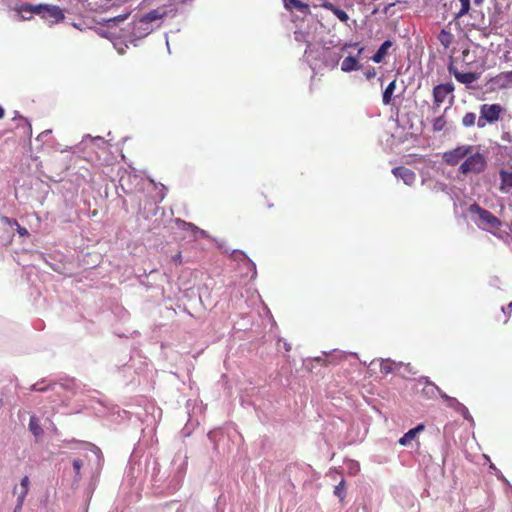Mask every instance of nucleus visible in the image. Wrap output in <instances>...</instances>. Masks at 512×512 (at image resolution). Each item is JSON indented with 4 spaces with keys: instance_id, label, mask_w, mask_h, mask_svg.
<instances>
[{
    "instance_id": "f257e3e1",
    "label": "nucleus",
    "mask_w": 512,
    "mask_h": 512,
    "mask_svg": "<svg viewBox=\"0 0 512 512\" xmlns=\"http://www.w3.org/2000/svg\"><path fill=\"white\" fill-rule=\"evenodd\" d=\"M486 166L487 160L484 154L478 151L473 153L472 151L471 154L466 157L465 161L461 163L459 172L464 175L480 174L486 169Z\"/></svg>"
},
{
    "instance_id": "f03ea898",
    "label": "nucleus",
    "mask_w": 512,
    "mask_h": 512,
    "mask_svg": "<svg viewBox=\"0 0 512 512\" xmlns=\"http://www.w3.org/2000/svg\"><path fill=\"white\" fill-rule=\"evenodd\" d=\"M504 108L500 104H483L480 106V116L477 120V126L484 128L487 123H494L500 119Z\"/></svg>"
},
{
    "instance_id": "7ed1b4c3",
    "label": "nucleus",
    "mask_w": 512,
    "mask_h": 512,
    "mask_svg": "<svg viewBox=\"0 0 512 512\" xmlns=\"http://www.w3.org/2000/svg\"><path fill=\"white\" fill-rule=\"evenodd\" d=\"M470 212L475 213L479 217L478 226L486 230H498L501 227V221L490 211L481 208L477 204L470 206Z\"/></svg>"
},
{
    "instance_id": "20e7f679",
    "label": "nucleus",
    "mask_w": 512,
    "mask_h": 512,
    "mask_svg": "<svg viewBox=\"0 0 512 512\" xmlns=\"http://www.w3.org/2000/svg\"><path fill=\"white\" fill-rule=\"evenodd\" d=\"M453 91L454 85L452 83L436 85L433 88V109H439L448 96H450V103H452L454 99Z\"/></svg>"
},
{
    "instance_id": "39448f33",
    "label": "nucleus",
    "mask_w": 512,
    "mask_h": 512,
    "mask_svg": "<svg viewBox=\"0 0 512 512\" xmlns=\"http://www.w3.org/2000/svg\"><path fill=\"white\" fill-rule=\"evenodd\" d=\"M472 151L473 146L471 145L458 146L455 149L445 152L443 154V160L446 164L454 166L471 154Z\"/></svg>"
},
{
    "instance_id": "423d86ee",
    "label": "nucleus",
    "mask_w": 512,
    "mask_h": 512,
    "mask_svg": "<svg viewBox=\"0 0 512 512\" xmlns=\"http://www.w3.org/2000/svg\"><path fill=\"white\" fill-rule=\"evenodd\" d=\"M448 70L451 74L454 75L456 80L462 84H471L473 82H476L479 78L478 74L474 72H459L452 64L448 66Z\"/></svg>"
},
{
    "instance_id": "0eeeda50",
    "label": "nucleus",
    "mask_w": 512,
    "mask_h": 512,
    "mask_svg": "<svg viewBox=\"0 0 512 512\" xmlns=\"http://www.w3.org/2000/svg\"><path fill=\"white\" fill-rule=\"evenodd\" d=\"M491 83L500 90L512 88V71L498 74L491 79Z\"/></svg>"
},
{
    "instance_id": "6e6552de",
    "label": "nucleus",
    "mask_w": 512,
    "mask_h": 512,
    "mask_svg": "<svg viewBox=\"0 0 512 512\" xmlns=\"http://www.w3.org/2000/svg\"><path fill=\"white\" fill-rule=\"evenodd\" d=\"M392 173L397 178H401L404 181V183L409 186L412 185L416 180L415 172L404 166L395 167L392 170Z\"/></svg>"
},
{
    "instance_id": "1a4fd4ad",
    "label": "nucleus",
    "mask_w": 512,
    "mask_h": 512,
    "mask_svg": "<svg viewBox=\"0 0 512 512\" xmlns=\"http://www.w3.org/2000/svg\"><path fill=\"white\" fill-rule=\"evenodd\" d=\"M167 15V11L164 7H158L157 9H153L149 12H147L145 15H143L139 23L141 24H150L156 20H160L164 18Z\"/></svg>"
},
{
    "instance_id": "9d476101",
    "label": "nucleus",
    "mask_w": 512,
    "mask_h": 512,
    "mask_svg": "<svg viewBox=\"0 0 512 512\" xmlns=\"http://www.w3.org/2000/svg\"><path fill=\"white\" fill-rule=\"evenodd\" d=\"M43 18L49 19L52 22H60L64 19V13L58 6L47 5Z\"/></svg>"
},
{
    "instance_id": "9b49d317",
    "label": "nucleus",
    "mask_w": 512,
    "mask_h": 512,
    "mask_svg": "<svg viewBox=\"0 0 512 512\" xmlns=\"http://www.w3.org/2000/svg\"><path fill=\"white\" fill-rule=\"evenodd\" d=\"M499 176L501 180L500 190L502 192H508L512 188V167L511 170H500Z\"/></svg>"
},
{
    "instance_id": "f8f14e48",
    "label": "nucleus",
    "mask_w": 512,
    "mask_h": 512,
    "mask_svg": "<svg viewBox=\"0 0 512 512\" xmlns=\"http://www.w3.org/2000/svg\"><path fill=\"white\" fill-rule=\"evenodd\" d=\"M284 4L288 10L296 9L305 15L310 13L309 5L300 0H284Z\"/></svg>"
},
{
    "instance_id": "ddd939ff",
    "label": "nucleus",
    "mask_w": 512,
    "mask_h": 512,
    "mask_svg": "<svg viewBox=\"0 0 512 512\" xmlns=\"http://www.w3.org/2000/svg\"><path fill=\"white\" fill-rule=\"evenodd\" d=\"M393 43L390 40L384 41L376 53L372 56V61L375 63H381L385 56L388 54V50L392 47Z\"/></svg>"
},
{
    "instance_id": "4468645a",
    "label": "nucleus",
    "mask_w": 512,
    "mask_h": 512,
    "mask_svg": "<svg viewBox=\"0 0 512 512\" xmlns=\"http://www.w3.org/2000/svg\"><path fill=\"white\" fill-rule=\"evenodd\" d=\"M419 382L425 384L422 392L427 395L434 396L436 393H438L441 396V393H443V391L436 384L431 382L428 377L420 378Z\"/></svg>"
},
{
    "instance_id": "2eb2a0df",
    "label": "nucleus",
    "mask_w": 512,
    "mask_h": 512,
    "mask_svg": "<svg viewBox=\"0 0 512 512\" xmlns=\"http://www.w3.org/2000/svg\"><path fill=\"white\" fill-rule=\"evenodd\" d=\"M425 426L423 424H419L418 426H416L415 428L413 429H410L408 432H406L400 439H399V444L400 445H403V446H406L408 445L409 443H411L412 440L415 439L417 433H419L420 431L424 430Z\"/></svg>"
},
{
    "instance_id": "dca6fc26",
    "label": "nucleus",
    "mask_w": 512,
    "mask_h": 512,
    "mask_svg": "<svg viewBox=\"0 0 512 512\" xmlns=\"http://www.w3.org/2000/svg\"><path fill=\"white\" fill-rule=\"evenodd\" d=\"M401 365L402 363H396L390 359H383L380 363V372L383 375H387L399 369Z\"/></svg>"
},
{
    "instance_id": "f3484780",
    "label": "nucleus",
    "mask_w": 512,
    "mask_h": 512,
    "mask_svg": "<svg viewBox=\"0 0 512 512\" xmlns=\"http://www.w3.org/2000/svg\"><path fill=\"white\" fill-rule=\"evenodd\" d=\"M175 223L179 229L190 232L194 237H196L198 233H204V231L200 230L196 225L184 220L176 219Z\"/></svg>"
},
{
    "instance_id": "a211bd4d",
    "label": "nucleus",
    "mask_w": 512,
    "mask_h": 512,
    "mask_svg": "<svg viewBox=\"0 0 512 512\" xmlns=\"http://www.w3.org/2000/svg\"><path fill=\"white\" fill-rule=\"evenodd\" d=\"M322 7L331 11L342 22H347L349 19L348 14L344 10L339 9L330 2L323 3Z\"/></svg>"
},
{
    "instance_id": "6ab92c4d",
    "label": "nucleus",
    "mask_w": 512,
    "mask_h": 512,
    "mask_svg": "<svg viewBox=\"0 0 512 512\" xmlns=\"http://www.w3.org/2000/svg\"><path fill=\"white\" fill-rule=\"evenodd\" d=\"M360 68V64L356 57L348 56L341 63V70L344 72H351L354 70H358Z\"/></svg>"
},
{
    "instance_id": "aec40b11",
    "label": "nucleus",
    "mask_w": 512,
    "mask_h": 512,
    "mask_svg": "<svg viewBox=\"0 0 512 512\" xmlns=\"http://www.w3.org/2000/svg\"><path fill=\"white\" fill-rule=\"evenodd\" d=\"M46 6L47 5H36V6H33V5L26 4V5L21 6L20 11L23 12V13L38 14V15H41L43 17V14L45 12Z\"/></svg>"
},
{
    "instance_id": "412c9836",
    "label": "nucleus",
    "mask_w": 512,
    "mask_h": 512,
    "mask_svg": "<svg viewBox=\"0 0 512 512\" xmlns=\"http://www.w3.org/2000/svg\"><path fill=\"white\" fill-rule=\"evenodd\" d=\"M396 88V80H393L388 84V86L385 88L382 96L383 104L389 105L392 101V96Z\"/></svg>"
},
{
    "instance_id": "4be33fe9",
    "label": "nucleus",
    "mask_w": 512,
    "mask_h": 512,
    "mask_svg": "<svg viewBox=\"0 0 512 512\" xmlns=\"http://www.w3.org/2000/svg\"><path fill=\"white\" fill-rule=\"evenodd\" d=\"M29 430L36 437L39 438L43 435V429L41 428L39 421L36 416H31L29 420Z\"/></svg>"
},
{
    "instance_id": "5701e85b",
    "label": "nucleus",
    "mask_w": 512,
    "mask_h": 512,
    "mask_svg": "<svg viewBox=\"0 0 512 512\" xmlns=\"http://www.w3.org/2000/svg\"><path fill=\"white\" fill-rule=\"evenodd\" d=\"M437 38L439 42L444 46V48H448L453 42L452 33L446 29H442Z\"/></svg>"
},
{
    "instance_id": "b1692460",
    "label": "nucleus",
    "mask_w": 512,
    "mask_h": 512,
    "mask_svg": "<svg viewBox=\"0 0 512 512\" xmlns=\"http://www.w3.org/2000/svg\"><path fill=\"white\" fill-rule=\"evenodd\" d=\"M15 120H19L21 122L18 125H23L25 135L30 137L32 135V126L30 122L26 118L19 115L18 112H15Z\"/></svg>"
},
{
    "instance_id": "393cba45",
    "label": "nucleus",
    "mask_w": 512,
    "mask_h": 512,
    "mask_svg": "<svg viewBox=\"0 0 512 512\" xmlns=\"http://www.w3.org/2000/svg\"><path fill=\"white\" fill-rule=\"evenodd\" d=\"M334 495L337 496L340 501L344 500L346 495V483L344 479H342L340 483L335 486Z\"/></svg>"
},
{
    "instance_id": "a878e982",
    "label": "nucleus",
    "mask_w": 512,
    "mask_h": 512,
    "mask_svg": "<svg viewBox=\"0 0 512 512\" xmlns=\"http://www.w3.org/2000/svg\"><path fill=\"white\" fill-rule=\"evenodd\" d=\"M476 123V114L473 112L466 113L462 118V124L464 127H472Z\"/></svg>"
},
{
    "instance_id": "bb28decb",
    "label": "nucleus",
    "mask_w": 512,
    "mask_h": 512,
    "mask_svg": "<svg viewBox=\"0 0 512 512\" xmlns=\"http://www.w3.org/2000/svg\"><path fill=\"white\" fill-rule=\"evenodd\" d=\"M511 310H512V301L508 304L507 307H504V306L501 307L500 312L503 316L502 317L498 316L497 320L502 321L504 324L507 323L510 318Z\"/></svg>"
},
{
    "instance_id": "cd10ccee",
    "label": "nucleus",
    "mask_w": 512,
    "mask_h": 512,
    "mask_svg": "<svg viewBox=\"0 0 512 512\" xmlns=\"http://www.w3.org/2000/svg\"><path fill=\"white\" fill-rule=\"evenodd\" d=\"M441 398L447 402L449 407L454 408L456 411H458L460 405H462L456 398L450 397L444 392L441 393Z\"/></svg>"
},
{
    "instance_id": "c85d7f7f",
    "label": "nucleus",
    "mask_w": 512,
    "mask_h": 512,
    "mask_svg": "<svg viewBox=\"0 0 512 512\" xmlns=\"http://www.w3.org/2000/svg\"><path fill=\"white\" fill-rule=\"evenodd\" d=\"M28 491L27 489H23L21 486H20V491L18 492V498H17V508H22L23 506V503H24V500H25V497L27 496L28 494ZM14 493H17V487H15L14 489Z\"/></svg>"
},
{
    "instance_id": "c756f323",
    "label": "nucleus",
    "mask_w": 512,
    "mask_h": 512,
    "mask_svg": "<svg viewBox=\"0 0 512 512\" xmlns=\"http://www.w3.org/2000/svg\"><path fill=\"white\" fill-rule=\"evenodd\" d=\"M446 125V121L443 116H439L433 121V129L434 131H441L444 129Z\"/></svg>"
},
{
    "instance_id": "7c9ffc66",
    "label": "nucleus",
    "mask_w": 512,
    "mask_h": 512,
    "mask_svg": "<svg viewBox=\"0 0 512 512\" xmlns=\"http://www.w3.org/2000/svg\"><path fill=\"white\" fill-rule=\"evenodd\" d=\"M461 2V9L458 13L459 16H462V15H465L469 12L470 10V0H463V1H460Z\"/></svg>"
},
{
    "instance_id": "2f4dec72",
    "label": "nucleus",
    "mask_w": 512,
    "mask_h": 512,
    "mask_svg": "<svg viewBox=\"0 0 512 512\" xmlns=\"http://www.w3.org/2000/svg\"><path fill=\"white\" fill-rule=\"evenodd\" d=\"M458 412L461 413V415L465 418V419H471V415L467 409L466 406H464L463 404L460 405V408L458 409Z\"/></svg>"
},
{
    "instance_id": "473e14b6",
    "label": "nucleus",
    "mask_w": 512,
    "mask_h": 512,
    "mask_svg": "<svg viewBox=\"0 0 512 512\" xmlns=\"http://www.w3.org/2000/svg\"><path fill=\"white\" fill-rule=\"evenodd\" d=\"M82 464H83L82 461L79 459H76L73 461V468H74L76 475H80V470H81Z\"/></svg>"
},
{
    "instance_id": "72a5a7b5",
    "label": "nucleus",
    "mask_w": 512,
    "mask_h": 512,
    "mask_svg": "<svg viewBox=\"0 0 512 512\" xmlns=\"http://www.w3.org/2000/svg\"><path fill=\"white\" fill-rule=\"evenodd\" d=\"M171 260L176 264L180 265L182 264V254L181 252H178L177 254L173 255Z\"/></svg>"
},
{
    "instance_id": "f704fd0d",
    "label": "nucleus",
    "mask_w": 512,
    "mask_h": 512,
    "mask_svg": "<svg viewBox=\"0 0 512 512\" xmlns=\"http://www.w3.org/2000/svg\"><path fill=\"white\" fill-rule=\"evenodd\" d=\"M29 485H30V481H29V478L28 476H24L21 480V483H20V486L23 488V489H27L29 490Z\"/></svg>"
},
{
    "instance_id": "c9c22d12",
    "label": "nucleus",
    "mask_w": 512,
    "mask_h": 512,
    "mask_svg": "<svg viewBox=\"0 0 512 512\" xmlns=\"http://www.w3.org/2000/svg\"><path fill=\"white\" fill-rule=\"evenodd\" d=\"M375 75H376V71L374 68H371L365 72V76L367 79H372L375 77Z\"/></svg>"
},
{
    "instance_id": "e433bc0d",
    "label": "nucleus",
    "mask_w": 512,
    "mask_h": 512,
    "mask_svg": "<svg viewBox=\"0 0 512 512\" xmlns=\"http://www.w3.org/2000/svg\"><path fill=\"white\" fill-rule=\"evenodd\" d=\"M17 231H18V233L21 236H27L28 235V231H27V229L25 227L18 226Z\"/></svg>"
},
{
    "instance_id": "4c0bfd02",
    "label": "nucleus",
    "mask_w": 512,
    "mask_h": 512,
    "mask_svg": "<svg viewBox=\"0 0 512 512\" xmlns=\"http://www.w3.org/2000/svg\"><path fill=\"white\" fill-rule=\"evenodd\" d=\"M5 115V111L3 109V107L0 106V119H2Z\"/></svg>"
},
{
    "instance_id": "58836bf2",
    "label": "nucleus",
    "mask_w": 512,
    "mask_h": 512,
    "mask_svg": "<svg viewBox=\"0 0 512 512\" xmlns=\"http://www.w3.org/2000/svg\"><path fill=\"white\" fill-rule=\"evenodd\" d=\"M483 0H474L475 4H481Z\"/></svg>"
},
{
    "instance_id": "ea45409f",
    "label": "nucleus",
    "mask_w": 512,
    "mask_h": 512,
    "mask_svg": "<svg viewBox=\"0 0 512 512\" xmlns=\"http://www.w3.org/2000/svg\"><path fill=\"white\" fill-rule=\"evenodd\" d=\"M21 509H22V508H17V506H16V507H15L14 512H18V511H20Z\"/></svg>"
}]
</instances>
